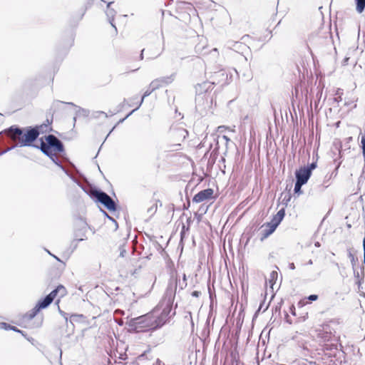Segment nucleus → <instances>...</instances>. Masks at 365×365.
Listing matches in <instances>:
<instances>
[{
  "instance_id": "f257e3e1",
  "label": "nucleus",
  "mask_w": 365,
  "mask_h": 365,
  "mask_svg": "<svg viewBox=\"0 0 365 365\" xmlns=\"http://www.w3.org/2000/svg\"><path fill=\"white\" fill-rule=\"evenodd\" d=\"M209 143V150L206 153L202 160H225L226 158H231L229 150H236V146L226 135H219L212 134L210 136H206V140Z\"/></svg>"
},
{
  "instance_id": "f03ea898",
  "label": "nucleus",
  "mask_w": 365,
  "mask_h": 365,
  "mask_svg": "<svg viewBox=\"0 0 365 365\" xmlns=\"http://www.w3.org/2000/svg\"><path fill=\"white\" fill-rule=\"evenodd\" d=\"M174 298L175 290L170 286L166 289L165 298L151 312L155 329L163 327L175 314V312H172Z\"/></svg>"
},
{
  "instance_id": "7ed1b4c3",
  "label": "nucleus",
  "mask_w": 365,
  "mask_h": 365,
  "mask_svg": "<svg viewBox=\"0 0 365 365\" xmlns=\"http://www.w3.org/2000/svg\"><path fill=\"white\" fill-rule=\"evenodd\" d=\"M5 133L8 137L14 140L16 145L22 147L30 146L38 138L39 130L38 128H29L24 133L22 129L11 126L5 130Z\"/></svg>"
},
{
  "instance_id": "20e7f679",
  "label": "nucleus",
  "mask_w": 365,
  "mask_h": 365,
  "mask_svg": "<svg viewBox=\"0 0 365 365\" xmlns=\"http://www.w3.org/2000/svg\"><path fill=\"white\" fill-rule=\"evenodd\" d=\"M34 147L38 150H40V152L51 160H54L53 157L56 156V153H61L64 150V146L61 140L53 135L46 136V142L41 140L40 146L34 145Z\"/></svg>"
},
{
  "instance_id": "39448f33",
  "label": "nucleus",
  "mask_w": 365,
  "mask_h": 365,
  "mask_svg": "<svg viewBox=\"0 0 365 365\" xmlns=\"http://www.w3.org/2000/svg\"><path fill=\"white\" fill-rule=\"evenodd\" d=\"M85 192L91 197L94 198L98 202L102 204L110 211L116 210V203L115 201L105 192L98 190L96 187L87 186L84 188Z\"/></svg>"
},
{
  "instance_id": "423d86ee",
  "label": "nucleus",
  "mask_w": 365,
  "mask_h": 365,
  "mask_svg": "<svg viewBox=\"0 0 365 365\" xmlns=\"http://www.w3.org/2000/svg\"><path fill=\"white\" fill-rule=\"evenodd\" d=\"M168 135L171 145L178 150V147L180 146V142L187 136L188 132L181 125H175L171 126Z\"/></svg>"
},
{
  "instance_id": "0eeeda50",
  "label": "nucleus",
  "mask_w": 365,
  "mask_h": 365,
  "mask_svg": "<svg viewBox=\"0 0 365 365\" xmlns=\"http://www.w3.org/2000/svg\"><path fill=\"white\" fill-rule=\"evenodd\" d=\"M130 324L138 331L156 329L151 312L131 319Z\"/></svg>"
},
{
  "instance_id": "6e6552de",
  "label": "nucleus",
  "mask_w": 365,
  "mask_h": 365,
  "mask_svg": "<svg viewBox=\"0 0 365 365\" xmlns=\"http://www.w3.org/2000/svg\"><path fill=\"white\" fill-rule=\"evenodd\" d=\"M215 82L204 81L202 83H199L195 86L196 90V98L195 103L196 106H200L204 105V101L208 103V99L207 98V92L212 90Z\"/></svg>"
},
{
  "instance_id": "1a4fd4ad",
  "label": "nucleus",
  "mask_w": 365,
  "mask_h": 365,
  "mask_svg": "<svg viewBox=\"0 0 365 365\" xmlns=\"http://www.w3.org/2000/svg\"><path fill=\"white\" fill-rule=\"evenodd\" d=\"M317 161L300 167L295 171L296 180L304 184H306L309 180L312 172L317 168Z\"/></svg>"
},
{
  "instance_id": "9d476101",
  "label": "nucleus",
  "mask_w": 365,
  "mask_h": 365,
  "mask_svg": "<svg viewBox=\"0 0 365 365\" xmlns=\"http://www.w3.org/2000/svg\"><path fill=\"white\" fill-rule=\"evenodd\" d=\"M327 329L328 328L326 327L320 330L318 333L317 337L321 343H324L325 346H329V344L326 343L330 342V346H334L336 348L338 338L334 334H332L331 331Z\"/></svg>"
},
{
  "instance_id": "9b49d317",
  "label": "nucleus",
  "mask_w": 365,
  "mask_h": 365,
  "mask_svg": "<svg viewBox=\"0 0 365 365\" xmlns=\"http://www.w3.org/2000/svg\"><path fill=\"white\" fill-rule=\"evenodd\" d=\"M214 190L212 188H207L200 191L192 198V202L196 203L202 202L207 200L214 199Z\"/></svg>"
},
{
  "instance_id": "f8f14e48",
  "label": "nucleus",
  "mask_w": 365,
  "mask_h": 365,
  "mask_svg": "<svg viewBox=\"0 0 365 365\" xmlns=\"http://www.w3.org/2000/svg\"><path fill=\"white\" fill-rule=\"evenodd\" d=\"M61 104H66V102L60 101H54L53 102L52 105H51V110L53 113H54L56 111V110ZM66 104L73 106H75L77 108V110H76V115H79V116L83 115V116L86 117V116H88V115L89 113L88 110H86L84 108L78 107V106H75L73 103H66Z\"/></svg>"
},
{
  "instance_id": "ddd939ff",
  "label": "nucleus",
  "mask_w": 365,
  "mask_h": 365,
  "mask_svg": "<svg viewBox=\"0 0 365 365\" xmlns=\"http://www.w3.org/2000/svg\"><path fill=\"white\" fill-rule=\"evenodd\" d=\"M114 4L113 1L108 2L107 4V8L106 10V14L108 19L109 23L110 25L115 29V32H117V29L113 24L115 16L116 15V11L112 8V5Z\"/></svg>"
},
{
  "instance_id": "4468645a",
  "label": "nucleus",
  "mask_w": 365,
  "mask_h": 365,
  "mask_svg": "<svg viewBox=\"0 0 365 365\" xmlns=\"http://www.w3.org/2000/svg\"><path fill=\"white\" fill-rule=\"evenodd\" d=\"M54 293L51 292L46 297L41 299L36 304L40 309L46 308L54 299Z\"/></svg>"
},
{
  "instance_id": "2eb2a0df",
  "label": "nucleus",
  "mask_w": 365,
  "mask_h": 365,
  "mask_svg": "<svg viewBox=\"0 0 365 365\" xmlns=\"http://www.w3.org/2000/svg\"><path fill=\"white\" fill-rule=\"evenodd\" d=\"M154 91L152 90V88H148L143 94V96H142V98L140 100V101L139 102V103L138 104V106H136V108L135 109H133L132 111H130L124 118L123 119H120L118 123H123L127 118H128L130 115H132L135 110H137L140 107V106L142 105V103H143V101H144V98L148 96H150Z\"/></svg>"
},
{
  "instance_id": "dca6fc26",
  "label": "nucleus",
  "mask_w": 365,
  "mask_h": 365,
  "mask_svg": "<svg viewBox=\"0 0 365 365\" xmlns=\"http://www.w3.org/2000/svg\"><path fill=\"white\" fill-rule=\"evenodd\" d=\"M175 76H176V73H173L170 76L158 78V80H159L162 87L165 86H168V85L170 84L171 83H173L175 78Z\"/></svg>"
},
{
  "instance_id": "f3484780",
  "label": "nucleus",
  "mask_w": 365,
  "mask_h": 365,
  "mask_svg": "<svg viewBox=\"0 0 365 365\" xmlns=\"http://www.w3.org/2000/svg\"><path fill=\"white\" fill-rule=\"evenodd\" d=\"M285 215V211L284 209L282 208L279 210L277 214L273 217L272 220H271V222L274 224L275 225L278 226L281 221L283 220L284 217Z\"/></svg>"
},
{
  "instance_id": "a211bd4d",
  "label": "nucleus",
  "mask_w": 365,
  "mask_h": 365,
  "mask_svg": "<svg viewBox=\"0 0 365 365\" xmlns=\"http://www.w3.org/2000/svg\"><path fill=\"white\" fill-rule=\"evenodd\" d=\"M125 103H126V100H125V99H124V100H123V103H120V104L118 106L119 108H118V109H117L116 110L113 111V112L109 111V113H105V112H103V111H97V112L96 113V117H99V116H100V115H103L106 118H108V116H112V115H115L116 113L119 112V111H120V110L124 107V106H125Z\"/></svg>"
},
{
  "instance_id": "6ab92c4d",
  "label": "nucleus",
  "mask_w": 365,
  "mask_h": 365,
  "mask_svg": "<svg viewBox=\"0 0 365 365\" xmlns=\"http://www.w3.org/2000/svg\"><path fill=\"white\" fill-rule=\"evenodd\" d=\"M232 50L239 53H244L249 50V47L246 44L238 41L234 43V48Z\"/></svg>"
},
{
  "instance_id": "aec40b11",
  "label": "nucleus",
  "mask_w": 365,
  "mask_h": 365,
  "mask_svg": "<svg viewBox=\"0 0 365 365\" xmlns=\"http://www.w3.org/2000/svg\"><path fill=\"white\" fill-rule=\"evenodd\" d=\"M171 286L173 289L175 290V292H176L177 287H179L180 289H183L187 286V282L182 279L178 280L177 279L175 280L174 284L170 283L168 288Z\"/></svg>"
},
{
  "instance_id": "412c9836",
  "label": "nucleus",
  "mask_w": 365,
  "mask_h": 365,
  "mask_svg": "<svg viewBox=\"0 0 365 365\" xmlns=\"http://www.w3.org/2000/svg\"><path fill=\"white\" fill-rule=\"evenodd\" d=\"M41 309L38 308V307L37 305H36V307L32 309L31 310H30L29 312H27L24 317V319L25 320H31L33 318L35 317V316L37 314V313L40 311Z\"/></svg>"
},
{
  "instance_id": "4be33fe9",
  "label": "nucleus",
  "mask_w": 365,
  "mask_h": 365,
  "mask_svg": "<svg viewBox=\"0 0 365 365\" xmlns=\"http://www.w3.org/2000/svg\"><path fill=\"white\" fill-rule=\"evenodd\" d=\"M266 227H268V229H266L264 230V233L263 234L264 235V237H267L269 235H271L272 233H273L274 232V230H276V228L277 227V225H275L274 224L272 223L271 222H268L266 224Z\"/></svg>"
},
{
  "instance_id": "5701e85b",
  "label": "nucleus",
  "mask_w": 365,
  "mask_h": 365,
  "mask_svg": "<svg viewBox=\"0 0 365 365\" xmlns=\"http://www.w3.org/2000/svg\"><path fill=\"white\" fill-rule=\"evenodd\" d=\"M51 292L54 293V297H55L57 296L58 293H59L61 294V297H63L66 294V288L63 285H58Z\"/></svg>"
},
{
  "instance_id": "b1692460",
  "label": "nucleus",
  "mask_w": 365,
  "mask_h": 365,
  "mask_svg": "<svg viewBox=\"0 0 365 365\" xmlns=\"http://www.w3.org/2000/svg\"><path fill=\"white\" fill-rule=\"evenodd\" d=\"M356 9L358 13L361 14L365 9V0H355Z\"/></svg>"
},
{
  "instance_id": "393cba45",
  "label": "nucleus",
  "mask_w": 365,
  "mask_h": 365,
  "mask_svg": "<svg viewBox=\"0 0 365 365\" xmlns=\"http://www.w3.org/2000/svg\"><path fill=\"white\" fill-rule=\"evenodd\" d=\"M347 253H348V257L350 259L352 267H353V269H354V267L356 264L358 259L356 257H355L354 255L353 254L352 249H351V248L348 249Z\"/></svg>"
},
{
  "instance_id": "a878e982",
  "label": "nucleus",
  "mask_w": 365,
  "mask_h": 365,
  "mask_svg": "<svg viewBox=\"0 0 365 365\" xmlns=\"http://www.w3.org/2000/svg\"><path fill=\"white\" fill-rule=\"evenodd\" d=\"M0 327H1V328L5 329H11V330H13L14 331H17V332L21 333L23 334V331H22L18 329L15 327H12V326H11L9 324H7L6 323H4V322L1 323L0 324Z\"/></svg>"
},
{
  "instance_id": "bb28decb",
  "label": "nucleus",
  "mask_w": 365,
  "mask_h": 365,
  "mask_svg": "<svg viewBox=\"0 0 365 365\" xmlns=\"http://www.w3.org/2000/svg\"><path fill=\"white\" fill-rule=\"evenodd\" d=\"M162 87L159 80H158V78L153 80L150 83V88H152V90L153 91H155L157 89H158L159 88Z\"/></svg>"
},
{
  "instance_id": "cd10ccee",
  "label": "nucleus",
  "mask_w": 365,
  "mask_h": 365,
  "mask_svg": "<svg viewBox=\"0 0 365 365\" xmlns=\"http://www.w3.org/2000/svg\"><path fill=\"white\" fill-rule=\"evenodd\" d=\"M304 185V183L296 180V182L294 185V193H296L297 195H301L302 193L301 188H302V186Z\"/></svg>"
},
{
  "instance_id": "c85d7f7f",
  "label": "nucleus",
  "mask_w": 365,
  "mask_h": 365,
  "mask_svg": "<svg viewBox=\"0 0 365 365\" xmlns=\"http://www.w3.org/2000/svg\"><path fill=\"white\" fill-rule=\"evenodd\" d=\"M350 153V147H347V148L341 149L339 150L340 158H350L346 154Z\"/></svg>"
},
{
  "instance_id": "c756f323",
  "label": "nucleus",
  "mask_w": 365,
  "mask_h": 365,
  "mask_svg": "<svg viewBox=\"0 0 365 365\" xmlns=\"http://www.w3.org/2000/svg\"><path fill=\"white\" fill-rule=\"evenodd\" d=\"M157 210V204H153L150 208L148 209V212L150 215L154 214Z\"/></svg>"
},
{
  "instance_id": "7c9ffc66",
  "label": "nucleus",
  "mask_w": 365,
  "mask_h": 365,
  "mask_svg": "<svg viewBox=\"0 0 365 365\" xmlns=\"http://www.w3.org/2000/svg\"><path fill=\"white\" fill-rule=\"evenodd\" d=\"M361 149L364 158L365 160V135L361 138Z\"/></svg>"
},
{
  "instance_id": "2f4dec72",
  "label": "nucleus",
  "mask_w": 365,
  "mask_h": 365,
  "mask_svg": "<svg viewBox=\"0 0 365 365\" xmlns=\"http://www.w3.org/2000/svg\"><path fill=\"white\" fill-rule=\"evenodd\" d=\"M119 250H120V256L121 257H124L125 255V253H126V250H125V248L124 247V245H121L119 247Z\"/></svg>"
},
{
  "instance_id": "473e14b6",
  "label": "nucleus",
  "mask_w": 365,
  "mask_h": 365,
  "mask_svg": "<svg viewBox=\"0 0 365 365\" xmlns=\"http://www.w3.org/2000/svg\"><path fill=\"white\" fill-rule=\"evenodd\" d=\"M53 162L56 166L59 167L62 170H63L66 174H68L67 171L65 170V168L63 167V165L59 163H61L62 161L55 160Z\"/></svg>"
},
{
  "instance_id": "72a5a7b5",
  "label": "nucleus",
  "mask_w": 365,
  "mask_h": 365,
  "mask_svg": "<svg viewBox=\"0 0 365 365\" xmlns=\"http://www.w3.org/2000/svg\"><path fill=\"white\" fill-rule=\"evenodd\" d=\"M103 214L105 215V216H106L108 217V219H109L110 220L113 221L115 223V229H116L118 227L117 222L112 217L109 216L106 212H105V211H103Z\"/></svg>"
},
{
  "instance_id": "f704fd0d",
  "label": "nucleus",
  "mask_w": 365,
  "mask_h": 365,
  "mask_svg": "<svg viewBox=\"0 0 365 365\" xmlns=\"http://www.w3.org/2000/svg\"><path fill=\"white\" fill-rule=\"evenodd\" d=\"M236 42H237V41H232V40L228 41L227 42V48H230V49H232H232H233V48H234V43H236Z\"/></svg>"
},
{
  "instance_id": "c9c22d12",
  "label": "nucleus",
  "mask_w": 365,
  "mask_h": 365,
  "mask_svg": "<svg viewBox=\"0 0 365 365\" xmlns=\"http://www.w3.org/2000/svg\"><path fill=\"white\" fill-rule=\"evenodd\" d=\"M307 299L310 301H316L318 299V295L311 294L307 297Z\"/></svg>"
},
{
  "instance_id": "e433bc0d",
  "label": "nucleus",
  "mask_w": 365,
  "mask_h": 365,
  "mask_svg": "<svg viewBox=\"0 0 365 365\" xmlns=\"http://www.w3.org/2000/svg\"><path fill=\"white\" fill-rule=\"evenodd\" d=\"M201 294V292L199 291H194L192 292V296L195 297H198Z\"/></svg>"
},
{
  "instance_id": "4c0bfd02",
  "label": "nucleus",
  "mask_w": 365,
  "mask_h": 365,
  "mask_svg": "<svg viewBox=\"0 0 365 365\" xmlns=\"http://www.w3.org/2000/svg\"><path fill=\"white\" fill-rule=\"evenodd\" d=\"M215 76H218V77H223V78H224V77H225V73L223 71H219V72H217V73H215Z\"/></svg>"
},
{
  "instance_id": "58836bf2",
  "label": "nucleus",
  "mask_w": 365,
  "mask_h": 365,
  "mask_svg": "<svg viewBox=\"0 0 365 365\" xmlns=\"http://www.w3.org/2000/svg\"><path fill=\"white\" fill-rule=\"evenodd\" d=\"M290 312L293 315H295V307L294 305L290 307Z\"/></svg>"
},
{
  "instance_id": "ea45409f",
  "label": "nucleus",
  "mask_w": 365,
  "mask_h": 365,
  "mask_svg": "<svg viewBox=\"0 0 365 365\" xmlns=\"http://www.w3.org/2000/svg\"><path fill=\"white\" fill-rule=\"evenodd\" d=\"M289 267L290 269L293 270V269H295V265H294V264L293 262H292V263H289Z\"/></svg>"
},
{
  "instance_id": "a19ab883",
  "label": "nucleus",
  "mask_w": 365,
  "mask_h": 365,
  "mask_svg": "<svg viewBox=\"0 0 365 365\" xmlns=\"http://www.w3.org/2000/svg\"><path fill=\"white\" fill-rule=\"evenodd\" d=\"M10 148L6 149V150H0V155L7 152Z\"/></svg>"
},
{
  "instance_id": "79ce46f5",
  "label": "nucleus",
  "mask_w": 365,
  "mask_h": 365,
  "mask_svg": "<svg viewBox=\"0 0 365 365\" xmlns=\"http://www.w3.org/2000/svg\"><path fill=\"white\" fill-rule=\"evenodd\" d=\"M160 52L158 53H157L156 55H155V56H152L149 57V58H150V59H152V58H155L158 57V56H160Z\"/></svg>"
},
{
  "instance_id": "37998d69",
  "label": "nucleus",
  "mask_w": 365,
  "mask_h": 365,
  "mask_svg": "<svg viewBox=\"0 0 365 365\" xmlns=\"http://www.w3.org/2000/svg\"><path fill=\"white\" fill-rule=\"evenodd\" d=\"M195 49H196V52H198L200 53H202V51H200V48H199L198 46H196Z\"/></svg>"
},
{
  "instance_id": "c03bdc74",
  "label": "nucleus",
  "mask_w": 365,
  "mask_h": 365,
  "mask_svg": "<svg viewBox=\"0 0 365 365\" xmlns=\"http://www.w3.org/2000/svg\"><path fill=\"white\" fill-rule=\"evenodd\" d=\"M47 252H48V253L49 255H51V252H50L49 251H47ZM52 256H53V255H52ZM53 257H54L56 259H57L58 261H60L59 258H58V257H57L56 256L53 255Z\"/></svg>"
},
{
  "instance_id": "a18cd8bd",
  "label": "nucleus",
  "mask_w": 365,
  "mask_h": 365,
  "mask_svg": "<svg viewBox=\"0 0 365 365\" xmlns=\"http://www.w3.org/2000/svg\"><path fill=\"white\" fill-rule=\"evenodd\" d=\"M335 100H336V101H341L342 100L341 96H339V97H338V98H335Z\"/></svg>"
},
{
  "instance_id": "49530a36",
  "label": "nucleus",
  "mask_w": 365,
  "mask_h": 365,
  "mask_svg": "<svg viewBox=\"0 0 365 365\" xmlns=\"http://www.w3.org/2000/svg\"><path fill=\"white\" fill-rule=\"evenodd\" d=\"M341 89H338L336 93V95H339V96H341Z\"/></svg>"
},
{
  "instance_id": "de8ad7c7",
  "label": "nucleus",
  "mask_w": 365,
  "mask_h": 365,
  "mask_svg": "<svg viewBox=\"0 0 365 365\" xmlns=\"http://www.w3.org/2000/svg\"><path fill=\"white\" fill-rule=\"evenodd\" d=\"M312 264H313V262H312V259H309V260L307 262V264H308V265H312Z\"/></svg>"
},
{
  "instance_id": "09e8293b",
  "label": "nucleus",
  "mask_w": 365,
  "mask_h": 365,
  "mask_svg": "<svg viewBox=\"0 0 365 365\" xmlns=\"http://www.w3.org/2000/svg\"><path fill=\"white\" fill-rule=\"evenodd\" d=\"M182 280H185V282H187V278H186V274H183V276H182Z\"/></svg>"
},
{
  "instance_id": "8fccbe9b",
  "label": "nucleus",
  "mask_w": 365,
  "mask_h": 365,
  "mask_svg": "<svg viewBox=\"0 0 365 365\" xmlns=\"http://www.w3.org/2000/svg\"><path fill=\"white\" fill-rule=\"evenodd\" d=\"M143 51H144V49H143V50L141 51V53H140V59H143Z\"/></svg>"
},
{
  "instance_id": "3c124183",
  "label": "nucleus",
  "mask_w": 365,
  "mask_h": 365,
  "mask_svg": "<svg viewBox=\"0 0 365 365\" xmlns=\"http://www.w3.org/2000/svg\"><path fill=\"white\" fill-rule=\"evenodd\" d=\"M298 304L300 306H303L304 304V303L303 302L300 301Z\"/></svg>"
},
{
  "instance_id": "603ef678",
  "label": "nucleus",
  "mask_w": 365,
  "mask_h": 365,
  "mask_svg": "<svg viewBox=\"0 0 365 365\" xmlns=\"http://www.w3.org/2000/svg\"><path fill=\"white\" fill-rule=\"evenodd\" d=\"M315 246H316V247H319V246H320L319 242H316V243H315Z\"/></svg>"
},
{
  "instance_id": "864d4df0",
  "label": "nucleus",
  "mask_w": 365,
  "mask_h": 365,
  "mask_svg": "<svg viewBox=\"0 0 365 365\" xmlns=\"http://www.w3.org/2000/svg\"><path fill=\"white\" fill-rule=\"evenodd\" d=\"M354 274H355V276H356V277H359V272H356V273H355V272H354Z\"/></svg>"
},
{
  "instance_id": "5fc2aeb1",
  "label": "nucleus",
  "mask_w": 365,
  "mask_h": 365,
  "mask_svg": "<svg viewBox=\"0 0 365 365\" xmlns=\"http://www.w3.org/2000/svg\"><path fill=\"white\" fill-rule=\"evenodd\" d=\"M137 98H138L137 96H136V97H133V98H132L130 99V101H134V100L137 99Z\"/></svg>"
},
{
  "instance_id": "6e6d98bb",
  "label": "nucleus",
  "mask_w": 365,
  "mask_h": 365,
  "mask_svg": "<svg viewBox=\"0 0 365 365\" xmlns=\"http://www.w3.org/2000/svg\"><path fill=\"white\" fill-rule=\"evenodd\" d=\"M287 322L289 324H292V322L289 321V319H288V317H287Z\"/></svg>"
},
{
  "instance_id": "4d7b16f0",
  "label": "nucleus",
  "mask_w": 365,
  "mask_h": 365,
  "mask_svg": "<svg viewBox=\"0 0 365 365\" xmlns=\"http://www.w3.org/2000/svg\"><path fill=\"white\" fill-rule=\"evenodd\" d=\"M348 140H349V141L352 140V138H351V137H349V138H348Z\"/></svg>"
},
{
  "instance_id": "13d9d810",
  "label": "nucleus",
  "mask_w": 365,
  "mask_h": 365,
  "mask_svg": "<svg viewBox=\"0 0 365 365\" xmlns=\"http://www.w3.org/2000/svg\"><path fill=\"white\" fill-rule=\"evenodd\" d=\"M97 155H98V153L96 154V155L94 157H93V159L96 158H97Z\"/></svg>"
},
{
  "instance_id": "bf43d9fd",
  "label": "nucleus",
  "mask_w": 365,
  "mask_h": 365,
  "mask_svg": "<svg viewBox=\"0 0 365 365\" xmlns=\"http://www.w3.org/2000/svg\"><path fill=\"white\" fill-rule=\"evenodd\" d=\"M349 104H350V102H348V103H347V102H346V103H345V105H346V106H349Z\"/></svg>"
},
{
  "instance_id": "052dcab7",
  "label": "nucleus",
  "mask_w": 365,
  "mask_h": 365,
  "mask_svg": "<svg viewBox=\"0 0 365 365\" xmlns=\"http://www.w3.org/2000/svg\"><path fill=\"white\" fill-rule=\"evenodd\" d=\"M212 51H217V48H214Z\"/></svg>"
},
{
  "instance_id": "680f3d73",
  "label": "nucleus",
  "mask_w": 365,
  "mask_h": 365,
  "mask_svg": "<svg viewBox=\"0 0 365 365\" xmlns=\"http://www.w3.org/2000/svg\"><path fill=\"white\" fill-rule=\"evenodd\" d=\"M101 1L106 2L105 0H101Z\"/></svg>"
}]
</instances>
